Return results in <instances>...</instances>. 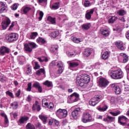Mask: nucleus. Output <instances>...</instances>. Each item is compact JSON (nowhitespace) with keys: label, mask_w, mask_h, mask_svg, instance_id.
<instances>
[{"label":"nucleus","mask_w":129,"mask_h":129,"mask_svg":"<svg viewBox=\"0 0 129 129\" xmlns=\"http://www.w3.org/2000/svg\"><path fill=\"white\" fill-rule=\"evenodd\" d=\"M33 110H37L38 111H40L41 110V107L40 105H39V103L36 101L35 103L33 104L32 106Z\"/></svg>","instance_id":"nucleus-16"},{"label":"nucleus","mask_w":129,"mask_h":129,"mask_svg":"<svg viewBox=\"0 0 129 129\" xmlns=\"http://www.w3.org/2000/svg\"><path fill=\"white\" fill-rule=\"evenodd\" d=\"M57 62L56 61H52L50 63V65H51V66H56V65H57Z\"/></svg>","instance_id":"nucleus-58"},{"label":"nucleus","mask_w":129,"mask_h":129,"mask_svg":"<svg viewBox=\"0 0 129 129\" xmlns=\"http://www.w3.org/2000/svg\"><path fill=\"white\" fill-rule=\"evenodd\" d=\"M84 6L85 7V8H87L88 7H90V6H91V4H90V2H89V1L86 0L85 1Z\"/></svg>","instance_id":"nucleus-46"},{"label":"nucleus","mask_w":129,"mask_h":129,"mask_svg":"<svg viewBox=\"0 0 129 129\" xmlns=\"http://www.w3.org/2000/svg\"><path fill=\"white\" fill-rule=\"evenodd\" d=\"M117 20V17L112 16L108 20V23L109 24H113V23H114Z\"/></svg>","instance_id":"nucleus-35"},{"label":"nucleus","mask_w":129,"mask_h":129,"mask_svg":"<svg viewBox=\"0 0 129 129\" xmlns=\"http://www.w3.org/2000/svg\"><path fill=\"white\" fill-rule=\"evenodd\" d=\"M94 13V9H91L90 11L86 14V19L87 20H90L91 19V15Z\"/></svg>","instance_id":"nucleus-21"},{"label":"nucleus","mask_w":129,"mask_h":129,"mask_svg":"<svg viewBox=\"0 0 129 129\" xmlns=\"http://www.w3.org/2000/svg\"><path fill=\"white\" fill-rule=\"evenodd\" d=\"M115 45L118 49H119V50H121V51H124V50H125V48L124 47V46H123V45H122V42H116Z\"/></svg>","instance_id":"nucleus-15"},{"label":"nucleus","mask_w":129,"mask_h":129,"mask_svg":"<svg viewBox=\"0 0 129 129\" xmlns=\"http://www.w3.org/2000/svg\"><path fill=\"white\" fill-rule=\"evenodd\" d=\"M82 121L84 123H87V122L92 121L91 115L87 112H84L82 114Z\"/></svg>","instance_id":"nucleus-3"},{"label":"nucleus","mask_w":129,"mask_h":129,"mask_svg":"<svg viewBox=\"0 0 129 129\" xmlns=\"http://www.w3.org/2000/svg\"><path fill=\"white\" fill-rule=\"evenodd\" d=\"M72 41H73L74 43H76L77 44H79L80 42H82V39L80 38H77L76 37H74V36H72L71 38Z\"/></svg>","instance_id":"nucleus-30"},{"label":"nucleus","mask_w":129,"mask_h":129,"mask_svg":"<svg viewBox=\"0 0 129 129\" xmlns=\"http://www.w3.org/2000/svg\"><path fill=\"white\" fill-rule=\"evenodd\" d=\"M34 63H35V67H34V70H38V69H40V68H41V66H40L38 61H35Z\"/></svg>","instance_id":"nucleus-44"},{"label":"nucleus","mask_w":129,"mask_h":129,"mask_svg":"<svg viewBox=\"0 0 129 129\" xmlns=\"http://www.w3.org/2000/svg\"><path fill=\"white\" fill-rule=\"evenodd\" d=\"M26 129H35V125L31 123H28L26 125Z\"/></svg>","instance_id":"nucleus-45"},{"label":"nucleus","mask_w":129,"mask_h":129,"mask_svg":"<svg viewBox=\"0 0 129 129\" xmlns=\"http://www.w3.org/2000/svg\"><path fill=\"white\" fill-rule=\"evenodd\" d=\"M56 66L58 68L57 70L58 74H61L63 72V63L61 61H58L57 62Z\"/></svg>","instance_id":"nucleus-13"},{"label":"nucleus","mask_w":129,"mask_h":129,"mask_svg":"<svg viewBox=\"0 0 129 129\" xmlns=\"http://www.w3.org/2000/svg\"><path fill=\"white\" fill-rule=\"evenodd\" d=\"M100 33L104 37H108L109 36V31L107 29H101L100 30Z\"/></svg>","instance_id":"nucleus-19"},{"label":"nucleus","mask_w":129,"mask_h":129,"mask_svg":"<svg viewBox=\"0 0 129 129\" xmlns=\"http://www.w3.org/2000/svg\"><path fill=\"white\" fill-rule=\"evenodd\" d=\"M9 123V119L8 118V117L6 118H5V124H8Z\"/></svg>","instance_id":"nucleus-62"},{"label":"nucleus","mask_w":129,"mask_h":129,"mask_svg":"<svg viewBox=\"0 0 129 129\" xmlns=\"http://www.w3.org/2000/svg\"><path fill=\"white\" fill-rule=\"evenodd\" d=\"M33 87L35 88H37L39 92H42V87L40 86V83L38 82H35L34 84L33 85Z\"/></svg>","instance_id":"nucleus-23"},{"label":"nucleus","mask_w":129,"mask_h":129,"mask_svg":"<svg viewBox=\"0 0 129 129\" xmlns=\"http://www.w3.org/2000/svg\"><path fill=\"white\" fill-rule=\"evenodd\" d=\"M109 82L107 80L104 78H100L99 80V85L102 88H105L108 85Z\"/></svg>","instance_id":"nucleus-6"},{"label":"nucleus","mask_w":129,"mask_h":129,"mask_svg":"<svg viewBox=\"0 0 129 129\" xmlns=\"http://www.w3.org/2000/svg\"><path fill=\"white\" fill-rule=\"evenodd\" d=\"M38 60L40 62V63H42L44 62V59H43V57H37Z\"/></svg>","instance_id":"nucleus-63"},{"label":"nucleus","mask_w":129,"mask_h":129,"mask_svg":"<svg viewBox=\"0 0 129 129\" xmlns=\"http://www.w3.org/2000/svg\"><path fill=\"white\" fill-rule=\"evenodd\" d=\"M28 120H29V117H27V116L21 117H20V118L19 119V120L18 121V124H22V123L26 122V121H27Z\"/></svg>","instance_id":"nucleus-17"},{"label":"nucleus","mask_w":129,"mask_h":129,"mask_svg":"<svg viewBox=\"0 0 129 129\" xmlns=\"http://www.w3.org/2000/svg\"><path fill=\"white\" fill-rule=\"evenodd\" d=\"M31 49H35L37 47V44L34 42H29L28 43Z\"/></svg>","instance_id":"nucleus-47"},{"label":"nucleus","mask_w":129,"mask_h":129,"mask_svg":"<svg viewBox=\"0 0 129 129\" xmlns=\"http://www.w3.org/2000/svg\"><path fill=\"white\" fill-rule=\"evenodd\" d=\"M67 110L66 109H59L56 112V115L59 118H64L67 116Z\"/></svg>","instance_id":"nucleus-5"},{"label":"nucleus","mask_w":129,"mask_h":129,"mask_svg":"<svg viewBox=\"0 0 129 129\" xmlns=\"http://www.w3.org/2000/svg\"><path fill=\"white\" fill-rule=\"evenodd\" d=\"M10 53V49L6 46H2L0 48V55L4 56L5 54Z\"/></svg>","instance_id":"nucleus-10"},{"label":"nucleus","mask_w":129,"mask_h":129,"mask_svg":"<svg viewBox=\"0 0 129 129\" xmlns=\"http://www.w3.org/2000/svg\"><path fill=\"white\" fill-rule=\"evenodd\" d=\"M27 101H28V102H30L32 100V98H31V96L30 95H28L26 99Z\"/></svg>","instance_id":"nucleus-61"},{"label":"nucleus","mask_w":129,"mask_h":129,"mask_svg":"<svg viewBox=\"0 0 129 129\" xmlns=\"http://www.w3.org/2000/svg\"><path fill=\"white\" fill-rule=\"evenodd\" d=\"M36 42L37 43H41V44H45V43H46V40L43 38L39 37L37 39Z\"/></svg>","instance_id":"nucleus-38"},{"label":"nucleus","mask_w":129,"mask_h":129,"mask_svg":"<svg viewBox=\"0 0 129 129\" xmlns=\"http://www.w3.org/2000/svg\"><path fill=\"white\" fill-rule=\"evenodd\" d=\"M47 0H38V3L39 4H45V3H47Z\"/></svg>","instance_id":"nucleus-59"},{"label":"nucleus","mask_w":129,"mask_h":129,"mask_svg":"<svg viewBox=\"0 0 129 129\" xmlns=\"http://www.w3.org/2000/svg\"><path fill=\"white\" fill-rule=\"evenodd\" d=\"M27 91H31L32 90V83H29L27 85Z\"/></svg>","instance_id":"nucleus-48"},{"label":"nucleus","mask_w":129,"mask_h":129,"mask_svg":"<svg viewBox=\"0 0 129 129\" xmlns=\"http://www.w3.org/2000/svg\"><path fill=\"white\" fill-rule=\"evenodd\" d=\"M126 14V11H125L124 10L121 9L117 11V15H118V16H120L122 17Z\"/></svg>","instance_id":"nucleus-29"},{"label":"nucleus","mask_w":129,"mask_h":129,"mask_svg":"<svg viewBox=\"0 0 129 129\" xmlns=\"http://www.w3.org/2000/svg\"><path fill=\"white\" fill-rule=\"evenodd\" d=\"M0 9V14H3L5 12H7V7H6V4L3 3H1Z\"/></svg>","instance_id":"nucleus-26"},{"label":"nucleus","mask_w":129,"mask_h":129,"mask_svg":"<svg viewBox=\"0 0 129 129\" xmlns=\"http://www.w3.org/2000/svg\"><path fill=\"white\" fill-rule=\"evenodd\" d=\"M91 26V25L90 23L84 24L82 25V29L85 30V31H87V30H89V29H90Z\"/></svg>","instance_id":"nucleus-31"},{"label":"nucleus","mask_w":129,"mask_h":129,"mask_svg":"<svg viewBox=\"0 0 129 129\" xmlns=\"http://www.w3.org/2000/svg\"><path fill=\"white\" fill-rule=\"evenodd\" d=\"M102 98H103V97L101 95H97L95 96L94 98L90 100L89 103L90 105L94 106V105H96V104H97V103H98Z\"/></svg>","instance_id":"nucleus-4"},{"label":"nucleus","mask_w":129,"mask_h":129,"mask_svg":"<svg viewBox=\"0 0 129 129\" xmlns=\"http://www.w3.org/2000/svg\"><path fill=\"white\" fill-rule=\"evenodd\" d=\"M0 81H1L2 82H5V81H6L5 78L2 76H0Z\"/></svg>","instance_id":"nucleus-60"},{"label":"nucleus","mask_w":129,"mask_h":129,"mask_svg":"<svg viewBox=\"0 0 129 129\" xmlns=\"http://www.w3.org/2000/svg\"><path fill=\"white\" fill-rule=\"evenodd\" d=\"M47 20H48L51 24H53V25H55L56 24V18H52L51 16H49L47 18Z\"/></svg>","instance_id":"nucleus-34"},{"label":"nucleus","mask_w":129,"mask_h":129,"mask_svg":"<svg viewBox=\"0 0 129 129\" xmlns=\"http://www.w3.org/2000/svg\"><path fill=\"white\" fill-rule=\"evenodd\" d=\"M35 73L38 76H41V74H45L46 72H45V69H40Z\"/></svg>","instance_id":"nucleus-25"},{"label":"nucleus","mask_w":129,"mask_h":129,"mask_svg":"<svg viewBox=\"0 0 129 129\" xmlns=\"http://www.w3.org/2000/svg\"><path fill=\"white\" fill-rule=\"evenodd\" d=\"M38 36L37 32H31V35H30V39L34 40L36 38V37Z\"/></svg>","instance_id":"nucleus-39"},{"label":"nucleus","mask_w":129,"mask_h":129,"mask_svg":"<svg viewBox=\"0 0 129 129\" xmlns=\"http://www.w3.org/2000/svg\"><path fill=\"white\" fill-rule=\"evenodd\" d=\"M18 9V5L16 4H14L13 7L12 8V11H16Z\"/></svg>","instance_id":"nucleus-54"},{"label":"nucleus","mask_w":129,"mask_h":129,"mask_svg":"<svg viewBox=\"0 0 129 129\" xmlns=\"http://www.w3.org/2000/svg\"><path fill=\"white\" fill-rule=\"evenodd\" d=\"M92 51L90 48H86L84 52L85 57H88L91 55Z\"/></svg>","instance_id":"nucleus-20"},{"label":"nucleus","mask_w":129,"mask_h":129,"mask_svg":"<svg viewBox=\"0 0 129 129\" xmlns=\"http://www.w3.org/2000/svg\"><path fill=\"white\" fill-rule=\"evenodd\" d=\"M128 120V119H127V118L124 116H121L118 117V122L120 123V124H121V125H126V121H127Z\"/></svg>","instance_id":"nucleus-9"},{"label":"nucleus","mask_w":129,"mask_h":129,"mask_svg":"<svg viewBox=\"0 0 129 129\" xmlns=\"http://www.w3.org/2000/svg\"><path fill=\"white\" fill-rule=\"evenodd\" d=\"M58 50V45H53L52 46L51 48H50V51L52 53L54 52H56Z\"/></svg>","instance_id":"nucleus-40"},{"label":"nucleus","mask_w":129,"mask_h":129,"mask_svg":"<svg viewBox=\"0 0 129 129\" xmlns=\"http://www.w3.org/2000/svg\"><path fill=\"white\" fill-rule=\"evenodd\" d=\"M108 107L106 105H104L103 107H99L98 109L99 111H105Z\"/></svg>","instance_id":"nucleus-43"},{"label":"nucleus","mask_w":129,"mask_h":129,"mask_svg":"<svg viewBox=\"0 0 129 129\" xmlns=\"http://www.w3.org/2000/svg\"><path fill=\"white\" fill-rule=\"evenodd\" d=\"M79 99V95L77 93H74L71 95L70 100L72 102H76V101H78Z\"/></svg>","instance_id":"nucleus-12"},{"label":"nucleus","mask_w":129,"mask_h":129,"mask_svg":"<svg viewBox=\"0 0 129 129\" xmlns=\"http://www.w3.org/2000/svg\"><path fill=\"white\" fill-rule=\"evenodd\" d=\"M31 10H32V8H31V7H25L23 8V12L24 14H28V13L29 12H30V11H31Z\"/></svg>","instance_id":"nucleus-37"},{"label":"nucleus","mask_w":129,"mask_h":129,"mask_svg":"<svg viewBox=\"0 0 129 129\" xmlns=\"http://www.w3.org/2000/svg\"><path fill=\"white\" fill-rule=\"evenodd\" d=\"M6 94H7V95H9V96H10V97L14 98V95L13 94V93L8 91L6 92Z\"/></svg>","instance_id":"nucleus-52"},{"label":"nucleus","mask_w":129,"mask_h":129,"mask_svg":"<svg viewBox=\"0 0 129 129\" xmlns=\"http://www.w3.org/2000/svg\"><path fill=\"white\" fill-rule=\"evenodd\" d=\"M39 117L42 121H43V123H47L48 122V117L43 115H39Z\"/></svg>","instance_id":"nucleus-24"},{"label":"nucleus","mask_w":129,"mask_h":129,"mask_svg":"<svg viewBox=\"0 0 129 129\" xmlns=\"http://www.w3.org/2000/svg\"><path fill=\"white\" fill-rule=\"evenodd\" d=\"M59 2L53 3V5H52V9L53 10L58 9V8H59Z\"/></svg>","instance_id":"nucleus-41"},{"label":"nucleus","mask_w":129,"mask_h":129,"mask_svg":"<svg viewBox=\"0 0 129 129\" xmlns=\"http://www.w3.org/2000/svg\"><path fill=\"white\" fill-rule=\"evenodd\" d=\"M20 95H21V89H19L16 93V96H17V97H19Z\"/></svg>","instance_id":"nucleus-56"},{"label":"nucleus","mask_w":129,"mask_h":129,"mask_svg":"<svg viewBox=\"0 0 129 129\" xmlns=\"http://www.w3.org/2000/svg\"><path fill=\"white\" fill-rule=\"evenodd\" d=\"M110 114L113 115V116H116L117 115H118V114H120V111H118L116 112H110Z\"/></svg>","instance_id":"nucleus-49"},{"label":"nucleus","mask_w":129,"mask_h":129,"mask_svg":"<svg viewBox=\"0 0 129 129\" xmlns=\"http://www.w3.org/2000/svg\"><path fill=\"white\" fill-rule=\"evenodd\" d=\"M77 81L81 87H83L85 84H87L90 81V78L87 74H83L77 78Z\"/></svg>","instance_id":"nucleus-1"},{"label":"nucleus","mask_w":129,"mask_h":129,"mask_svg":"<svg viewBox=\"0 0 129 129\" xmlns=\"http://www.w3.org/2000/svg\"><path fill=\"white\" fill-rule=\"evenodd\" d=\"M31 72H32V69L30 67L27 68V70L26 71V74L27 75H29V74H31Z\"/></svg>","instance_id":"nucleus-50"},{"label":"nucleus","mask_w":129,"mask_h":129,"mask_svg":"<svg viewBox=\"0 0 129 129\" xmlns=\"http://www.w3.org/2000/svg\"><path fill=\"white\" fill-rule=\"evenodd\" d=\"M80 113V108H77L72 112V116L75 119H77V117H78V114Z\"/></svg>","instance_id":"nucleus-11"},{"label":"nucleus","mask_w":129,"mask_h":129,"mask_svg":"<svg viewBox=\"0 0 129 129\" xmlns=\"http://www.w3.org/2000/svg\"><path fill=\"white\" fill-rule=\"evenodd\" d=\"M19 38V35L17 33H10L8 36L7 39L9 42H14L17 41Z\"/></svg>","instance_id":"nucleus-7"},{"label":"nucleus","mask_w":129,"mask_h":129,"mask_svg":"<svg viewBox=\"0 0 129 129\" xmlns=\"http://www.w3.org/2000/svg\"><path fill=\"white\" fill-rule=\"evenodd\" d=\"M68 63H69V66L70 68H75V67L79 66V63L77 62L73 61L69 62V61H68Z\"/></svg>","instance_id":"nucleus-22"},{"label":"nucleus","mask_w":129,"mask_h":129,"mask_svg":"<svg viewBox=\"0 0 129 129\" xmlns=\"http://www.w3.org/2000/svg\"><path fill=\"white\" fill-rule=\"evenodd\" d=\"M43 16H44V13H43V12L40 11L39 12V21H41L42 20Z\"/></svg>","instance_id":"nucleus-51"},{"label":"nucleus","mask_w":129,"mask_h":129,"mask_svg":"<svg viewBox=\"0 0 129 129\" xmlns=\"http://www.w3.org/2000/svg\"><path fill=\"white\" fill-rule=\"evenodd\" d=\"M108 74L112 79H121L123 77V72L119 69L109 71Z\"/></svg>","instance_id":"nucleus-2"},{"label":"nucleus","mask_w":129,"mask_h":129,"mask_svg":"<svg viewBox=\"0 0 129 129\" xmlns=\"http://www.w3.org/2000/svg\"><path fill=\"white\" fill-rule=\"evenodd\" d=\"M51 37L52 38H56L57 36H59V31H54L50 34Z\"/></svg>","instance_id":"nucleus-42"},{"label":"nucleus","mask_w":129,"mask_h":129,"mask_svg":"<svg viewBox=\"0 0 129 129\" xmlns=\"http://www.w3.org/2000/svg\"><path fill=\"white\" fill-rule=\"evenodd\" d=\"M125 37H126V39H129V30L126 33Z\"/></svg>","instance_id":"nucleus-64"},{"label":"nucleus","mask_w":129,"mask_h":129,"mask_svg":"<svg viewBox=\"0 0 129 129\" xmlns=\"http://www.w3.org/2000/svg\"><path fill=\"white\" fill-rule=\"evenodd\" d=\"M110 52L108 51H105L102 54V58L103 60H107L109 57V55Z\"/></svg>","instance_id":"nucleus-18"},{"label":"nucleus","mask_w":129,"mask_h":129,"mask_svg":"<svg viewBox=\"0 0 129 129\" xmlns=\"http://www.w3.org/2000/svg\"><path fill=\"white\" fill-rule=\"evenodd\" d=\"M48 108L49 109H53L54 108V105L52 103H50L49 105L48 106Z\"/></svg>","instance_id":"nucleus-55"},{"label":"nucleus","mask_w":129,"mask_h":129,"mask_svg":"<svg viewBox=\"0 0 129 129\" xmlns=\"http://www.w3.org/2000/svg\"><path fill=\"white\" fill-rule=\"evenodd\" d=\"M43 84L47 87H52V86H53V83L48 80H46L43 82Z\"/></svg>","instance_id":"nucleus-32"},{"label":"nucleus","mask_w":129,"mask_h":129,"mask_svg":"<svg viewBox=\"0 0 129 129\" xmlns=\"http://www.w3.org/2000/svg\"><path fill=\"white\" fill-rule=\"evenodd\" d=\"M10 105L13 107V109H18V107H19V104L17 101L13 102Z\"/></svg>","instance_id":"nucleus-33"},{"label":"nucleus","mask_w":129,"mask_h":129,"mask_svg":"<svg viewBox=\"0 0 129 129\" xmlns=\"http://www.w3.org/2000/svg\"><path fill=\"white\" fill-rule=\"evenodd\" d=\"M30 47V46L29 43H26L25 44H24V50L26 51V52L31 53V52L33 51V49Z\"/></svg>","instance_id":"nucleus-27"},{"label":"nucleus","mask_w":129,"mask_h":129,"mask_svg":"<svg viewBox=\"0 0 129 129\" xmlns=\"http://www.w3.org/2000/svg\"><path fill=\"white\" fill-rule=\"evenodd\" d=\"M67 55L68 56L72 57H75L76 56V52H70L69 51H67L66 52Z\"/></svg>","instance_id":"nucleus-36"},{"label":"nucleus","mask_w":129,"mask_h":129,"mask_svg":"<svg viewBox=\"0 0 129 129\" xmlns=\"http://www.w3.org/2000/svg\"><path fill=\"white\" fill-rule=\"evenodd\" d=\"M114 119V117L107 116L106 118H104L103 119V120L104 121H105V122H107L108 123H109V122H112Z\"/></svg>","instance_id":"nucleus-28"},{"label":"nucleus","mask_w":129,"mask_h":129,"mask_svg":"<svg viewBox=\"0 0 129 129\" xmlns=\"http://www.w3.org/2000/svg\"><path fill=\"white\" fill-rule=\"evenodd\" d=\"M111 88H113L114 90H115L116 94H119V93L121 92V90H120L119 86H117V85H115V84H112L111 85Z\"/></svg>","instance_id":"nucleus-14"},{"label":"nucleus","mask_w":129,"mask_h":129,"mask_svg":"<svg viewBox=\"0 0 129 129\" xmlns=\"http://www.w3.org/2000/svg\"><path fill=\"white\" fill-rule=\"evenodd\" d=\"M11 24V20L9 18H7L2 22V28L3 30H7V28L10 26Z\"/></svg>","instance_id":"nucleus-8"},{"label":"nucleus","mask_w":129,"mask_h":129,"mask_svg":"<svg viewBox=\"0 0 129 129\" xmlns=\"http://www.w3.org/2000/svg\"><path fill=\"white\" fill-rule=\"evenodd\" d=\"M124 90L125 92H129V86H125Z\"/></svg>","instance_id":"nucleus-57"},{"label":"nucleus","mask_w":129,"mask_h":129,"mask_svg":"<svg viewBox=\"0 0 129 129\" xmlns=\"http://www.w3.org/2000/svg\"><path fill=\"white\" fill-rule=\"evenodd\" d=\"M128 61V56H126L123 57V63H126Z\"/></svg>","instance_id":"nucleus-53"}]
</instances>
